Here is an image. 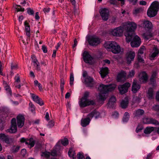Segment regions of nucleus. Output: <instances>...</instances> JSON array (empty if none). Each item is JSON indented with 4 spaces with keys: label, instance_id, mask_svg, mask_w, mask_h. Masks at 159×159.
I'll use <instances>...</instances> for the list:
<instances>
[{
    "label": "nucleus",
    "instance_id": "2",
    "mask_svg": "<svg viewBox=\"0 0 159 159\" xmlns=\"http://www.w3.org/2000/svg\"><path fill=\"white\" fill-rule=\"evenodd\" d=\"M126 40L127 43L129 42L133 39L130 43L131 46L133 48H137L139 47L141 43V40L140 37L136 35L135 33H132L131 34H125Z\"/></svg>",
    "mask_w": 159,
    "mask_h": 159
},
{
    "label": "nucleus",
    "instance_id": "7",
    "mask_svg": "<svg viewBox=\"0 0 159 159\" xmlns=\"http://www.w3.org/2000/svg\"><path fill=\"white\" fill-rule=\"evenodd\" d=\"M94 103L93 101L84 98H81L79 99V104L81 107H85L91 105H93Z\"/></svg>",
    "mask_w": 159,
    "mask_h": 159
},
{
    "label": "nucleus",
    "instance_id": "45",
    "mask_svg": "<svg viewBox=\"0 0 159 159\" xmlns=\"http://www.w3.org/2000/svg\"><path fill=\"white\" fill-rule=\"evenodd\" d=\"M145 49V47L144 46H142L139 50L138 55H141L143 53Z\"/></svg>",
    "mask_w": 159,
    "mask_h": 159
},
{
    "label": "nucleus",
    "instance_id": "61",
    "mask_svg": "<svg viewBox=\"0 0 159 159\" xmlns=\"http://www.w3.org/2000/svg\"><path fill=\"white\" fill-rule=\"evenodd\" d=\"M26 150L25 149H23L21 151V154L23 156H24L26 154Z\"/></svg>",
    "mask_w": 159,
    "mask_h": 159
},
{
    "label": "nucleus",
    "instance_id": "31",
    "mask_svg": "<svg viewBox=\"0 0 159 159\" xmlns=\"http://www.w3.org/2000/svg\"><path fill=\"white\" fill-rule=\"evenodd\" d=\"M90 120V118L88 116L87 118L82 119L81 120V125L84 127L86 126L89 124Z\"/></svg>",
    "mask_w": 159,
    "mask_h": 159
},
{
    "label": "nucleus",
    "instance_id": "12",
    "mask_svg": "<svg viewBox=\"0 0 159 159\" xmlns=\"http://www.w3.org/2000/svg\"><path fill=\"white\" fill-rule=\"evenodd\" d=\"M68 144V141L67 139L65 138L61 141H59L56 145V148L57 149H61L63 148L62 145L66 146Z\"/></svg>",
    "mask_w": 159,
    "mask_h": 159
},
{
    "label": "nucleus",
    "instance_id": "18",
    "mask_svg": "<svg viewBox=\"0 0 159 159\" xmlns=\"http://www.w3.org/2000/svg\"><path fill=\"white\" fill-rule=\"evenodd\" d=\"M20 141L21 142H25V144L30 148L33 147L34 145V141L32 138L26 139L24 138H22L20 139Z\"/></svg>",
    "mask_w": 159,
    "mask_h": 159
},
{
    "label": "nucleus",
    "instance_id": "62",
    "mask_svg": "<svg viewBox=\"0 0 159 159\" xmlns=\"http://www.w3.org/2000/svg\"><path fill=\"white\" fill-rule=\"evenodd\" d=\"M42 49L43 52L44 53H46L47 52V49L46 47L45 46H43L42 47Z\"/></svg>",
    "mask_w": 159,
    "mask_h": 159
},
{
    "label": "nucleus",
    "instance_id": "16",
    "mask_svg": "<svg viewBox=\"0 0 159 159\" xmlns=\"http://www.w3.org/2000/svg\"><path fill=\"white\" fill-rule=\"evenodd\" d=\"M126 78V73L125 71L121 70L119 73L117 77V80L118 82H122L125 81Z\"/></svg>",
    "mask_w": 159,
    "mask_h": 159
},
{
    "label": "nucleus",
    "instance_id": "3",
    "mask_svg": "<svg viewBox=\"0 0 159 159\" xmlns=\"http://www.w3.org/2000/svg\"><path fill=\"white\" fill-rule=\"evenodd\" d=\"M104 46L107 51H111L114 54L119 53L121 51L120 47L115 41H111L106 42Z\"/></svg>",
    "mask_w": 159,
    "mask_h": 159
},
{
    "label": "nucleus",
    "instance_id": "29",
    "mask_svg": "<svg viewBox=\"0 0 159 159\" xmlns=\"http://www.w3.org/2000/svg\"><path fill=\"white\" fill-rule=\"evenodd\" d=\"M159 52V50L156 47H154L152 52L150 54V57L151 60H153L154 58L158 54Z\"/></svg>",
    "mask_w": 159,
    "mask_h": 159
},
{
    "label": "nucleus",
    "instance_id": "26",
    "mask_svg": "<svg viewBox=\"0 0 159 159\" xmlns=\"http://www.w3.org/2000/svg\"><path fill=\"white\" fill-rule=\"evenodd\" d=\"M143 122L144 124H152L155 125H159V123L158 121L152 119L147 118L143 119Z\"/></svg>",
    "mask_w": 159,
    "mask_h": 159
},
{
    "label": "nucleus",
    "instance_id": "11",
    "mask_svg": "<svg viewBox=\"0 0 159 159\" xmlns=\"http://www.w3.org/2000/svg\"><path fill=\"white\" fill-rule=\"evenodd\" d=\"M17 130L16 119L15 118H12L11 120V126L10 128L7 130V132L11 133H16Z\"/></svg>",
    "mask_w": 159,
    "mask_h": 159
},
{
    "label": "nucleus",
    "instance_id": "13",
    "mask_svg": "<svg viewBox=\"0 0 159 159\" xmlns=\"http://www.w3.org/2000/svg\"><path fill=\"white\" fill-rule=\"evenodd\" d=\"M109 11L106 8H103L100 9V13L102 19L104 20H107L108 18Z\"/></svg>",
    "mask_w": 159,
    "mask_h": 159
},
{
    "label": "nucleus",
    "instance_id": "8",
    "mask_svg": "<svg viewBox=\"0 0 159 159\" xmlns=\"http://www.w3.org/2000/svg\"><path fill=\"white\" fill-rule=\"evenodd\" d=\"M83 80L85 84L88 86H92L93 81V78L87 75L86 71H84L82 74Z\"/></svg>",
    "mask_w": 159,
    "mask_h": 159
},
{
    "label": "nucleus",
    "instance_id": "64",
    "mask_svg": "<svg viewBox=\"0 0 159 159\" xmlns=\"http://www.w3.org/2000/svg\"><path fill=\"white\" fill-rule=\"evenodd\" d=\"M11 103L14 105H17L19 104V102L17 101H14L12 100H11Z\"/></svg>",
    "mask_w": 159,
    "mask_h": 159
},
{
    "label": "nucleus",
    "instance_id": "56",
    "mask_svg": "<svg viewBox=\"0 0 159 159\" xmlns=\"http://www.w3.org/2000/svg\"><path fill=\"white\" fill-rule=\"evenodd\" d=\"M27 12L28 14L30 15H33L34 14L33 10L30 8H27Z\"/></svg>",
    "mask_w": 159,
    "mask_h": 159
},
{
    "label": "nucleus",
    "instance_id": "20",
    "mask_svg": "<svg viewBox=\"0 0 159 159\" xmlns=\"http://www.w3.org/2000/svg\"><path fill=\"white\" fill-rule=\"evenodd\" d=\"M31 97L33 100L36 103L39 104L40 106L43 105V102L42 100L39 97L33 93H30Z\"/></svg>",
    "mask_w": 159,
    "mask_h": 159
},
{
    "label": "nucleus",
    "instance_id": "63",
    "mask_svg": "<svg viewBox=\"0 0 159 159\" xmlns=\"http://www.w3.org/2000/svg\"><path fill=\"white\" fill-rule=\"evenodd\" d=\"M17 66L16 64H11V68L12 69H15L17 68Z\"/></svg>",
    "mask_w": 159,
    "mask_h": 159
},
{
    "label": "nucleus",
    "instance_id": "25",
    "mask_svg": "<svg viewBox=\"0 0 159 159\" xmlns=\"http://www.w3.org/2000/svg\"><path fill=\"white\" fill-rule=\"evenodd\" d=\"M31 58L34 68L37 70H40V66L36 57L34 55H32L31 57Z\"/></svg>",
    "mask_w": 159,
    "mask_h": 159
},
{
    "label": "nucleus",
    "instance_id": "9",
    "mask_svg": "<svg viewBox=\"0 0 159 159\" xmlns=\"http://www.w3.org/2000/svg\"><path fill=\"white\" fill-rule=\"evenodd\" d=\"M135 57V52L132 50L128 51L126 53L125 59L127 63L130 64L133 61Z\"/></svg>",
    "mask_w": 159,
    "mask_h": 159
},
{
    "label": "nucleus",
    "instance_id": "59",
    "mask_svg": "<svg viewBox=\"0 0 159 159\" xmlns=\"http://www.w3.org/2000/svg\"><path fill=\"white\" fill-rule=\"evenodd\" d=\"M152 109L155 111H159V105H155L152 107Z\"/></svg>",
    "mask_w": 159,
    "mask_h": 159
},
{
    "label": "nucleus",
    "instance_id": "52",
    "mask_svg": "<svg viewBox=\"0 0 159 159\" xmlns=\"http://www.w3.org/2000/svg\"><path fill=\"white\" fill-rule=\"evenodd\" d=\"M54 122L53 121H51L49 122L47 125V126L49 128H51L54 126Z\"/></svg>",
    "mask_w": 159,
    "mask_h": 159
},
{
    "label": "nucleus",
    "instance_id": "14",
    "mask_svg": "<svg viewBox=\"0 0 159 159\" xmlns=\"http://www.w3.org/2000/svg\"><path fill=\"white\" fill-rule=\"evenodd\" d=\"M138 78L140 82L143 83L147 82L148 79V76L145 72L142 71L139 74Z\"/></svg>",
    "mask_w": 159,
    "mask_h": 159
},
{
    "label": "nucleus",
    "instance_id": "40",
    "mask_svg": "<svg viewBox=\"0 0 159 159\" xmlns=\"http://www.w3.org/2000/svg\"><path fill=\"white\" fill-rule=\"evenodd\" d=\"M147 96L149 99H152L153 97V89L152 88H149L147 92Z\"/></svg>",
    "mask_w": 159,
    "mask_h": 159
},
{
    "label": "nucleus",
    "instance_id": "36",
    "mask_svg": "<svg viewBox=\"0 0 159 159\" xmlns=\"http://www.w3.org/2000/svg\"><path fill=\"white\" fill-rule=\"evenodd\" d=\"M68 155L70 157L73 158H76L75 153L74 150L72 148H70L68 152Z\"/></svg>",
    "mask_w": 159,
    "mask_h": 159
},
{
    "label": "nucleus",
    "instance_id": "38",
    "mask_svg": "<svg viewBox=\"0 0 159 159\" xmlns=\"http://www.w3.org/2000/svg\"><path fill=\"white\" fill-rule=\"evenodd\" d=\"M129 114L128 112H125L122 121L123 123H126L129 120Z\"/></svg>",
    "mask_w": 159,
    "mask_h": 159
},
{
    "label": "nucleus",
    "instance_id": "42",
    "mask_svg": "<svg viewBox=\"0 0 159 159\" xmlns=\"http://www.w3.org/2000/svg\"><path fill=\"white\" fill-rule=\"evenodd\" d=\"M156 75H157L156 73L155 72V73H153L152 75V76L150 79V81L151 82V83L152 84H154V83H155V78L156 76Z\"/></svg>",
    "mask_w": 159,
    "mask_h": 159
},
{
    "label": "nucleus",
    "instance_id": "19",
    "mask_svg": "<svg viewBox=\"0 0 159 159\" xmlns=\"http://www.w3.org/2000/svg\"><path fill=\"white\" fill-rule=\"evenodd\" d=\"M25 118L23 115L19 114L17 117V121L18 126L21 128L24 125Z\"/></svg>",
    "mask_w": 159,
    "mask_h": 159
},
{
    "label": "nucleus",
    "instance_id": "15",
    "mask_svg": "<svg viewBox=\"0 0 159 159\" xmlns=\"http://www.w3.org/2000/svg\"><path fill=\"white\" fill-rule=\"evenodd\" d=\"M83 56L84 60L85 62L92 64L93 58L88 52H84L83 54Z\"/></svg>",
    "mask_w": 159,
    "mask_h": 159
},
{
    "label": "nucleus",
    "instance_id": "50",
    "mask_svg": "<svg viewBox=\"0 0 159 159\" xmlns=\"http://www.w3.org/2000/svg\"><path fill=\"white\" fill-rule=\"evenodd\" d=\"M77 158L78 159H85L84 157L82 152H79L78 154Z\"/></svg>",
    "mask_w": 159,
    "mask_h": 159
},
{
    "label": "nucleus",
    "instance_id": "58",
    "mask_svg": "<svg viewBox=\"0 0 159 159\" xmlns=\"http://www.w3.org/2000/svg\"><path fill=\"white\" fill-rule=\"evenodd\" d=\"M89 95V93L88 92H85L82 98H84L88 99V97Z\"/></svg>",
    "mask_w": 159,
    "mask_h": 159
},
{
    "label": "nucleus",
    "instance_id": "6",
    "mask_svg": "<svg viewBox=\"0 0 159 159\" xmlns=\"http://www.w3.org/2000/svg\"><path fill=\"white\" fill-rule=\"evenodd\" d=\"M125 30L124 25L120 26L111 30V33L114 36H121L123 34Z\"/></svg>",
    "mask_w": 159,
    "mask_h": 159
},
{
    "label": "nucleus",
    "instance_id": "34",
    "mask_svg": "<svg viewBox=\"0 0 159 159\" xmlns=\"http://www.w3.org/2000/svg\"><path fill=\"white\" fill-rule=\"evenodd\" d=\"M3 85L5 89L7 92V93L8 95H11L12 92L10 87L7 84V83L5 81L3 82Z\"/></svg>",
    "mask_w": 159,
    "mask_h": 159
},
{
    "label": "nucleus",
    "instance_id": "4",
    "mask_svg": "<svg viewBox=\"0 0 159 159\" xmlns=\"http://www.w3.org/2000/svg\"><path fill=\"white\" fill-rule=\"evenodd\" d=\"M124 25L126 32L125 34H131L132 33H134V31L137 27V24L134 22H128Z\"/></svg>",
    "mask_w": 159,
    "mask_h": 159
},
{
    "label": "nucleus",
    "instance_id": "37",
    "mask_svg": "<svg viewBox=\"0 0 159 159\" xmlns=\"http://www.w3.org/2000/svg\"><path fill=\"white\" fill-rule=\"evenodd\" d=\"M128 101L127 98H125L124 100L122 101L120 103V105L122 108H125L128 105Z\"/></svg>",
    "mask_w": 159,
    "mask_h": 159
},
{
    "label": "nucleus",
    "instance_id": "48",
    "mask_svg": "<svg viewBox=\"0 0 159 159\" xmlns=\"http://www.w3.org/2000/svg\"><path fill=\"white\" fill-rule=\"evenodd\" d=\"M135 74V71H134L132 70H130L129 72V74L128 75L127 77L126 78H129L133 77Z\"/></svg>",
    "mask_w": 159,
    "mask_h": 159
},
{
    "label": "nucleus",
    "instance_id": "23",
    "mask_svg": "<svg viewBox=\"0 0 159 159\" xmlns=\"http://www.w3.org/2000/svg\"><path fill=\"white\" fill-rule=\"evenodd\" d=\"M140 88V86L139 84L137 81L134 80L133 82V84L132 87V91L133 93H136Z\"/></svg>",
    "mask_w": 159,
    "mask_h": 159
},
{
    "label": "nucleus",
    "instance_id": "10",
    "mask_svg": "<svg viewBox=\"0 0 159 159\" xmlns=\"http://www.w3.org/2000/svg\"><path fill=\"white\" fill-rule=\"evenodd\" d=\"M130 85V84L128 82L126 83L123 85H120L118 87V89L120 93L123 94L127 92L128 89Z\"/></svg>",
    "mask_w": 159,
    "mask_h": 159
},
{
    "label": "nucleus",
    "instance_id": "30",
    "mask_svg": "<svg viewBox=\"0 0 159 159\" xmlns=\"http://www.w3.org/2000/svg\"><path fill=\"white\" fill-rule=\"evenodd\" d=\"M157 12L149 7L147 11V14L149 17H154L156 15Z\"/></svg>",
    "mask_w": 159,
    "mask_h": 159
},
{
    "label": "nucleus",
    "instance_id": "43",
    "mask_svg": "<svg viewBox=\"0 0 159 159\" xmlns=\"http://www.w3.org/2000/svg\"><path fill=\"white\" fill-rule=\"evenodd\" d=\"M14 7L16 10L17 12L18 11H24V9L22 8H21L20 5H17L16 4L14 5Z\"/></svg>",
    "mask_w": 159,
    "mask_h": 159
},
{
    "label": "nucleus",
    "instance_id": "46",
    "mask_svg": "<svg viewBox=\"0 0 159 159\" xmlns=\"http://www.w3.org/2000/svg\"><path fill=\"white\" fill-rule=\"evenodd\" d=\"M64 80L62 79H61V80L60 88L62 92H63L64 90Z\"/></svg>",
    "mask_w": 159,
    "mask_h": 159
},
{
    "label": "nucleus",
    "instance_id": "49",
    "mask_svg": "<svg viewBox=\"0 0 159 159\" xmlns=\"http://www.w3.org/2000/svg\"><path fill=\"white\" fill-rule=\"evenodd\" d=\"M30 110L32 112L34 113L35 112V107L31 103L29 104Z\"/></svg>",
    "mask_w": 159,
    "mask_h": 159
},
{
    "label": "nucleus",
    "instance_id": "32",
    "mask_svg": "<svg viewBox=\"0 0 159 159\" xmlns=\"http://www.w3.org/2000/svg\"><path fill=\"white\" fill-rule=\"evenodd\" d=\"M108 68L107 67L102 68L100 70V74L102 78H104L108 74Z\"/></svg>",
    "mask_w": 159,
    "mask_h": 159
},
{
    "label": "nucleus",
    "instance_id": "17",
    "mask_svg": "<svg viewBox=\"0 0 159 159\" xmlns=\"http://www.w3.org/2000/svg\"><path fill=\"white\" fill-rule=\"evenodd\" d=\"M60 150V149H57L56 148L55 146V149H53L51 153L47 152H43L41 154V156L42 157H44L47 158H49L50 157V155H51L52 156H55L57 155V152Z\"/></svg>",
    "mask_w": 159,
    "mask_h": 159
},
{
    "label": "nucleus",
    "instance_id": "51",
    "mask_svg": "<svg viewBox=\"0 0 159 159\" xmlns=\"http://www.w3.org/2000/svg\"><path fill=\"white\" fill-rule=\"evenodd\" d=\"M138 60L139 62L142 63L144 62V60L143 58V57L141 56V55H138Z\"/></svg>",
    "mask_w": 159,
    "mask_h": 159
},
{
    "label": "nucleus",
    "instance_id": "22",
    "mask_svg": "<svg viewBox=\"0 0 159 159\" xmlns=\"http://www.w3.org/2000/svg\"><path fill=\"white\" fill-rule=\"evenodd\" d=\"M142 25L140 26L144 27L145 29L149 30L152 27V24L151 22L148 20H145L141 21Z\"/></svg>",
    "mask_w": 159,
    "mask_h": 159
},
{
    "label": "nucleus",
    "instance_id": "28",
    "mask_svg": "<svg viewBox=\"0 0 159 159\" xmlns=\"http://www.w3.org/2000/svg\"><path fill=\"white\" fill-rule=\"evenodd\" d=\"M88 116H89L90 119L93 117H94L95 119H97L101 117L100 113L96 110L93 111L89 114L88 115Z\"/></svg>",
    "mask_w": 159,
    "mask_h": 159
},
{
    "label": "nucleus",
    "instance_id": "24",
    "mask_svg": "<svg viewBox=\"0 0 159 159\" xmlns=\"http://www.w3.org/2000/svg\"><path fill=\"white\" fill-rule=\"evenodd\" d=\"M0 141L5 142L9 144L11 141V139L8 136L6 135L5 134H0Z\"/></svg>",
    "mask_w": 159,
    "mask_h": 159
},
{
    "label": "nucleus",
    "instance_id": "21",
    "mask_svg": "<svg viewBox=\"0 0 159 159\" xmlns=\"http://www.w3.org/2000/svg\"><path fill=\"white\" fill-rule=\"evenodd\" d=\"M116 99L114 96H112L109 98L107 104V107L109 108H113L116 102Z\"/></svg>",
    "mask_w": 159,
    "mask_h": 159
},
{
    "label": "nucleus",
    "instance_id": "1",
    "mask_svg": "<svg viewBox=\"0 0 159 159\" xmlns=\"http://www.w3.org/2000/svg\"><path fill=\"white\" fill-rule=\"evenodd\" d=\"M116 87V85L115 84L109 85H100L98 88V90L100 93L97 96L99 101L103 103L108 97V93L113 91Z\"/></svg>",
    "mask_w": 159,
    "mask_h": 159
},
{
    "label": "nucleus",
    "instance_id": "27",
    "mask_svg": "<svg viewBox=\"0 0 159 159\" xmlns=\"http://www.w3.org/2000/svg\"><path fill=\"white\" fill-rule=\"evenodd\" d=\"M142 36L145 40H146L151 39L153 37L152 34L149 30H147L143 34Z\"/></svg>",
    "mask_w": 159,
    "mask_h": 159
},
{
    "label": "nucleus",
    "instance_id": "60",
    "mask_svg": "<svg viewBox=\"0 0 159 159\" xmlns=\"http://www.w3.org/2000/svg\"><path fill=\"white\" fill-rule=\"evenodd\" d=\"M118 113L116 111L114 112L112 114V116L114 118H116L118 116Z\"/></svg>",
    "mask_w": 159,
    "mask_h": 159
},
{
    "label": "nucleus",
    "instance_id": "41",
    "mask_svg": "<svg viewBox=\"0 0 159 159\" xmlns=\"http://www.w3.org/2000/svg\"><path fill=\"white\" fill-rule=\"evenodd\" d=\"M154 130L153 127H147L144 130V132L146 134H150Z\"/></svg>",
    "mask_w": 159,
    "mask_h": 159
},
{
    "label": "nucleus",
    "instance_id": "39",
    "mask_svg": "<svg viewBox=\"0 0 159 159\" xmlns=\"http://www.w3.org/2000/svg\"><path fill=\"white\" fill-rule=\"evenodd\" d=\"M144 113L143 110L139 109L137 110L134 113L135 116L136 117H139L142 115Z\"/></svg>",
    "mask_w": 159,
    "mask_h": 159
},
{
    "label": "nucleus",
    "instance_id": "44",
    "mask_svg": "<svg viewBox=\"0 0 159 159\" xmlns=\"http://www.w3.org/2000/svg\"><path fill=\"white\" fill-rule=\"evenodd\" d=\"M74 81V76L73 72H71L70 75V85L72 86L73 85V82Z\"/></svg>",
    "mask_w": 159,
    "mask_h": 159
},
{
    "label": "nucleus",
    "instance_id": "5",
    "mask_svg": "<svg viewBox=\"0 0 159 159\" xmlns=\"http://www.w3.org/2000/svg\"><path fill=\"white\" fill-rule=\"evenodd\" d=\"M86 39L91 46H96L101 43V39L95 35H90L86 37Z\"/></svg>",
    "mask_w": 159,
    "mask_h": 159
},
{
    "label": "nucleus",
    "instance_id": "33",
    "mask_svg": "<svg viewBox=\"0 0 159 159\" xmlns=\"http://www.w3.org/2000/svg\"><path fill=\"white\" fill-rule=\"evenodd\" d=\"M150 7L158 11L159 9V2L157 1L153 2L150 6Z\"/></svg>",
    "mask_w": 159,
    "mask_h": 159
},
{
    "label": "nucleus",
    "instance_id": "47",
    "mask_svg": "<svg viewBox=\"0 0 159 159\" xmlns=\"http://www.w3.org/2000/svg\"><path fill=\"white\" fill-rule=\"evenodd\" d=\"M20 149V146H14L11 149V150L13 152H16Z\"/></svg>",
    "mask_w": 159,
    "mask_h": 159
},
{
    "label": "nucleus",
    "instance_id": "54",
    "mask_svg": "<svg viewBox=\"0 0 159 159\" xmlns=\"http://www.w3.org/2000/svg\"><path fill=\"white\" fill-rule=\"evenodd\" d=\"M140 10L141 9L139 8L135 9L133 11V14L134 15H136L139 12Z\"/></svg>",
    "mask_w": 159,
    "mask_h": 159
},
{
    "label": "nucleus",
    "instance_id": "35",
    "mask_svg": "<svg viewBox=\"0 0 159 159\" xmlns=\"http://www.w3.org/2000/svg\"><path fill=\"white\" fill-rule=\"evenodd\" d=\"M24 25L26 35L28 37H30V26L26 21L25 22Z\"/></svg>",
    "mask_w": 159,
    "mask_h": 159
},
{
    "label": "nucleus",
    "instance_id": "55",
    "mask_svg": "<svg viewBox=\"0 0 159 159\" xmlns=\"http://www.w3.org/2000/svg\"><path fill=\"white\" fill-rule=\"evenodd\" d=\"M15 82L17 83H20V79L19 76L17 74L15 77Z\"/></svg>",
    "mask_w": 159,
    "mask_h": 159
},
{
    "label": "nucleus",
    "instance_id": "57",
    "mask_svg": "<svg viewBox=\"0 0 159 159\" xmlns=\"http://www.w3.org/2000/svg\"><path fill=\"white\" fill-rule=\"evenodd\" d=\"M109 2L111 4L115 5H117V2L116 0H110Z\"/></svg>",
    "mask_w": 159,
    "mask_h": 159
},
{
    "label": "nucleus",
    "instance_id": "53",
    "mask_svg": "<svg viewBox=\"0 0 159 159\" xmlns=\"http://www.w3.org/2000/svg\"><path fill=\"white\" fill-rule=\"evenodd\" d=\"M143 127L142 125H139L136 128V131L137 133H138L140 132L143 129Z\"/></svg>",
    "mask_w": 159,
    "mask_h": 159
}]
</instances>
